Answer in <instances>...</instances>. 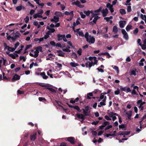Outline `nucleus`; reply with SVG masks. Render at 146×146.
<instances>
[{
    "label": "nucleus",
    "mask_w": 146,
    "mask_h": 146,
    "mask_svg": "<svg viewBox=\"0 0 146 146\" xmlns=\"http://www.w3.org/2000/svg\"><path fill=\"white\" fill-rule=\"evenodd\" d=\"M86 40L90 44H94L95 42V39L94 36H92L91 35H90L88 40Z\"/></svg>",
    "instance_id": "nucleus-1"
},
{
    "label": "nucleus",
    "mask_w": 146,
    "mask_h": 146,
    "mask_svg": "<svg viewBox=\"0 0 146 146\" xmlns=\"http://www.w3.org/2000/svg\"><path fill=\"white\" fill-rule=\"evenodd\" d=\"M89 109V107L87 106L85 107V109H83V113L85 116L89 115V113L90 112H88V111Z\"/></svg>",
    "instance_id": "nucleus-2"
},
{
    "label": "nucleus",
    "mask_w": 146,
    "mask_h": 146,
    "mask_svg": "<svg viewBox=\"0 0 146 146\" xmlns=\"http://www.w3.org/2000/svg\"><path fill=\"white\" fill-rule=\"evenodd\" d=\"M15 34H16L14 37H12V40L13 42L15 41L16 39L19 38L21 35L20 33L18 31H16Z\"/></svg>",
    "instance_id": "nucleus-3"
},
{
    "label": "nucleus",
    "mask_w": 146,
    "mask_h": 146,
    "mask_svg": "<svg viewBox=\"0 0 146 146\" xmlns=\"http://www.w3.org/2000/svg\"><path fill=\"white\" fill-rule=\"evenodd\" d=\"M94 17V18L92 21L89 22V25H93L94 24H94H96L97 20L98 19L100 18V17H99L97 15L96 16Z\"/></svg>",
    "instance_id": "nucleus-4"
},
{
    "label": "nucleus",
    "mask_w": 146,
    "mask_h": 146,
    "mask_svg": "<svg viewBox=\"0 0 146 146\" xmlns=\"http://www.w3.org/2000/svg\"><path fill=\"white\" fill-rule=\"evenodd\" d=\"M106 7L109 8L111 13H113L114 12V9L113 8V5H112L109 3H108L106 4Z\"/></svg>",
    "instance_id": "nucleus-5"
},
{
    "label": "nucleus",
    "mask_w": 146,
    "mask_h": 146,
    "mask_svg": "<svg viewBox=\"0 0 146 146\" xmlns=\"http://www.w3.org/2000/svg\"><path fill=\"white\" fill-rule=\"evenodd\" d=\"M75 139L73 137H69L67 138V140L72 144L75 143Z\"/></svg>",
    "instance_id": "nucleus-6"
},
{
    "label": "nucleus",
    "mask_w": 146,
    "mask_h": 146,
    "mask_svg": "<svg viewBox=\"0 0 146 146\" xmlns=\"http://www.w3.org/2000/svg\"><path fill=\"white\" fill-rule=\"evenodd\" d=\"M102 13V16L103 17H105L107 15V14L108 13L109 11L107 8H106L105 9H103L101 11Z\"/></svg>",
    "instance_id": "nucleus-7"
},
{
    "label": "nucleus",
    "mask_w": 146,
    "mask_h": 146,
    "mask_svg": "<svg viewBox=\"0 0 146 146\" xmlns=\"http://www.w3.org/2000/svg\"><path fill=\"white\" fill-rule=\"evenodd\" d=\"M20 78V76L18 74H15L11 79L12 82H15L16 80H19Z\"/></svg>",
    "instance_id": "nucleus-8"
},
{
    "label": "nucleus",
    "mask_w": 146,
    "mask_h": 146,
    "mask_svg": "<svg viewBox=\"0 0 146 146\" xmlns=\"http://www.w3.org/2000/svg\"><path fill=\"white\" fill-rule=\"evenodd\" d=\"M76 116L78 118L82 119L83 121L85 119V116L83 114L77 113L76 114Z\"/></svg>",
    "instance_id": "nucleus-9"
},
{
    "label": "nucleus",
    "mask_w": 146,
    "mask_h": 146,
    "mask_svg": "<svg viewBox=\"0 0 146 146\" xmlns=\"http://www.w3.org/2000/svg\"><path fill=\"white\" fill-rule=\"evenodd\" d=\"M126 22L124 21H119V26L121 28L124 27L125 25Z\"/></svg>",
    "instance_id": "nucleus-10"
},
{
    "label": "nucleus",
    "mask_w": 146,
    "mask_h": 146,
    "mask_svg": "<svg viewBox=\"0 0 146 146\" xmlns=\"http://www.w3.org/2000/svg\"><path fill=\"white\" fill-rule=\"evenodd\" d=\"M122 34L123 35V37L126 39H128V35L124 29H122L121 31Z\"/></svg>",
    "instance_id": "nucleus-11"
},
{
    "label": "nucleus",
    "mask_w": 146,
    "mask_h": 146,
    "mask_svg": "<svg viewBox=\"0 0 146 146\" xmlns=\"http://www.w3.org/2000/svg\"><path fill=\"white\" fill-rule=\"evenodd\" d=\"M51 22H54L55 23L59 21V18L55 16H54L53 19H52L50 20Z\"/></svg>",
    "instance_id": "nucleus-12"
},
{
    "label": "nucleus",
    "mask_w": 146,
    "mask_h": 146,
    "mask_svg": "<svg viewBox=\"0 0 146 146\" xmlns=\"http://www.w3.org/2000/svg\"><path fill=\"white\" fill-rule=\"evenodd\" d=\"M56 52L58 53V55L59 56L63 57L65 56L64 55L65 54L61 50H57Z\"/></svg>",
    "instance_id": "nucleus-13"
},
{
    "label": "nucleus",
    "mask_w": 146,
    "mask_h": 146,
    "mask_svg": "<svg viewBox=\"0 0 146 146\" xmlns=\"http://www.w3.org/2000/svg\"><path fill=\"white\" fill-rule=\"evenodd\" d=\"M40 75L42 77V78L44 79H46L48 78V76L46 75L44 72H41L40 74Z\"/></svg>",
    "instance_id": "nucleus-14"
},
{
    "label": "nucleus",
    "mask_w": 146,
    "mask_h": 146,
    "mask_svg": "<svg viewBox=\"0 0 146 146\" xmlns=\"http://www.w3.org/2000/svg\"><path fill=\"white\" fill-rule=\"evenodd\" d=\"M71 108H73L74 109L76 110L79 112H81L82 110H80V108L78 106H72Z\"/></svg>",
    "instance_id": "nucleus-15"
},
{
    "label": "nucleus",
    "mask_w": 146,
    "mask_h": 146,
    "mask_svg": "<svg viewBox=\"0 0 146 146\" xmlns=\"http://www.w3.org/2000/svg\"><path fill=\"white\" fill-rule=\"evenodd\" d=\"M6 54L9 55V56L12 58L13 59H15V56L14 54H10V53L9 52H6Z\"/></svg>",
    "instance_id": "nucleus-16"
},
{
    "label": "nucleus",
    "mask_w": 146,
    "mask_h": 146,
    "mask_svg": "<svg viewBox=\"0 0 146 146\" xmlns=\"http://www.w3.org/2000/svg\"><path fill=\"white\" fill-rule=\"evenodd\" d=\"M118 134L121 135H123V136L124 137L125 135H128V131H119Z\"/></svg>",
    "instance_id": "nucleus-17"
},
{
    "label": "nucleus",
    "mask_w": 146,
    "mask_h": 146,
    "mask_svg": "<svg viewBox=\"0 0 146 146\" xmlns=\"http://www.w3.org/2000/svg\"><path fill=\"white\" fill-rule=\"evenodd\" d=\"M44 90H45L46 89H47L50 91L51 92L53 93H55L56 92V90H54V89L49 87H46L44 88Z\"/></svg>",
    "instance_id": "nucleus-18"
},
{
    "label": "nucleus",
    "mask_w": 146,
    "mask_h": 146,
    "mask_svg": "<svg viewBox=\"0 0 146 146\" xmlns=\"http://www.w3.org/2000/svg\"><path fill=\"white\" fill-rule=\"evenodd\" d=\"M56 103L59 106V107H61V108H62V109L65 112H66L67 110V109H65L63 107V106H61V105H59V103H60V104H61V103L59 101H56Z\"/></svg>",
    "instance_id": "nucleus-19"
},
{
    "label": "nucleus",
    "mask_w": 146,
    "mask_h": 146,
    "mask_svg": "<svg viewBox=\"0 0 146 146\" xmlns=\"http://www.w3.org/2000/svg\"><path fill=\"white\" fill-rule=\"evenodd\" d=\"M36 133H35L31 136V139L32 141H34L36 137Z\"/></svg>",
    "instance_id": "nucleus-20"
},
{
    "label": "nucleus",
    "mask_w": 146,
    "mask_h": 146,
    "mask_svg": "<svg viewBox=\"0 0 146 146\" xmlns=\"http://www.w3.org/2000/svg\"><path fill=\"white\" fill-rule=\"evenodd\" d=\"M120 89L121 91H124L126 92H128V87L127 86L124 87H122L121 86Z\"/></svg>",
    "instance_id": "nucleus-21"
},
{
    "label": "nucleus",
    "mask_w": 146,
    "mask_h": 146,
    "mask_svg": "<svg viewBox=\"0 0 146 146\" xmlns=\"http://www.w3.org/2000/svg\"><path fill=\"white\" fill-rule=\"evenodd\" d=\"M63 35L58 34L57 35V40L58 41H60L63 38Z\"/></svg>",
    "instance_id": "nucleus-22"
},
{
    "label": "nucleus",
    "mask_w": 146,
    "mask_h": 146,
    "mask_svg": "<svg viewBox=\"0 0 146 146\" xmlns=\"http://www.w3.org/2000/svg\"><path fill=\"white\" fill-rule=\"evenodd\" d=\"M70 64L71 66L73 67H75L76 66H79V65L78 63H74L73 62H71L70 63Z\"/></svg>",
    "instance_id": "nucleus-23"
},
{
    "label": "nucleus",
    "mask_w": 146,
    "mask_h": 146,
    "mask_svg": "<svg viewBox=\"0 0 146 146\" xmlns=\"http://www.w3.org/2000/svg\"><path fill=\"white\" fill-rule=\"evenodd\" d=\"M33 17L34 19H36L37 17L42 18V16L41 15H39L38 13L35 14L33 15Z\"/></svg>",
    "instance_id": "nucleus-24"
},
{
    "label": "nucleus",
    "mask_w": 146,
    "mask_h": 146,
    "mask_svg": "<svg viewBox=\"0 0 146 146\" xmlns=\"http://www.w3.org/2000/svg\"><path fill=\"white\" fill-rule=\"evenodd\" d=\"M84 13L87 16H88L90 15V13H92V12L91 11H90L89 10H88L87 11H84Z\"/></svg>",
    "instance_id": "nucleus-25"
},
{
    "label": "nucleus",
    "mask_w": 146,
    "mask_h": 146,
    "mask_svg": "<svg viewBox=\"0 0 146 146\" xmlns=\"http://www.w3.org/2000/svg\"><path fill=\"white\" fill-rule=\"evenodd\" d=\"M118 31V30L117 27L115 26H114L113 27V32H114L115 33H117Z\"/></svg>",
    "instance_id": "nucleus-26"
},
{
    "label": "nucleus",
    "mask_w": 146,
    "mask_h": 146,
    "mask_svg": "<svg viewBox=\"0 0 146 146\" xmlns=\"http://www.w3.org/2000/svg\"><path fill=\"white\" fill-rule=\"evenodd\" d=\"M62 13L61 12H58V11H56L54 13V15H56V16H58V17H60V16H62Z\"/></svg>",
    "instance_id": "nucleus-27"
},
{
    "label": "nucleus",
    "mask_w": 146,
    "mask_h": 146,
    "mask_svg": "<svg viewBox=\"0 0 146 146\" xmlns=\"http://www.w3.org/2000/svg\"><path fill=\"white\" fill-rule=\"evenodd\" d=\"M93 96V94L92 92H90L88 93L87 94V99H90L91 98L90 96Z\"/></svg>",
    "instance_id": "nucleus-28"
},
{
    "label": "nucleus",
    "mask_w": 146,
    "mask_h": 146,
    "mask_svg": "<svg viewBox=\"0 0 146 146\" xmlns=\"http://www.w3.org/2000/svg\"><path fill=\"white\" fill-rule=\"evenodd\" d=\"M38 49V51H40L41 52H42V48L41 46H39L37 47H35L34 49Z\"/></svg>",
    "instance_id": "nucleus-29"
},
{
    "label": "nucleus",
    "mask_w": 146,
    "mask_h": 146,
    "mask_svg": "<svg viewBox=\"0 0 146 146\" xmlns=\"http://www.w3.org/2000/svg\"><path fill=\"white\" fill-rule=\"evenodd\" d=\"M102 8H103V7L102 6H100L99 7V8L98 9L94 11V13H99L101 11H102Z\"/></svg>",
    "instance_id": "nucleus-30"
},
{
    "label": "nucleus",
    "mask_w": 146,
    "mask_h": 146,
    "mask_svg": "<svg viewBox=\"0 0 146 146\" xmlns=\"http://www.w3.org/2000/svg\"><path fill=\"white\" fill-rule=\"evenodd\" d=\"M80 4V2L79 1L77 0L76 1H74L72 3V5H75L78 7L79 6V5Z\"/></svg>",
    "instance_id": "nucleus-31"
},
{
    "label": "nucleus",
    "mask_w": 146,
    "mask_h": 146,
    "mask_svg": "<svg viewBox=\"0 0 146 146\" xmlns=\"http://www.w3.org/2000/svg\"><path fill=\"white\" fill-rule=\"evenodd\" d=\"M36 51L34 52L36 58L39 55V51H38V49H35Z\"/></svg>",
    "instance_id": "nucleus-32"
},
{
    "label": "nucleus",
    "mask_w": 146,
    "mask_h": 146,
    "mask_svg": "<svg viewBox=\"0 0 146 146\" xmlns=\"http://www.w3.org/2000/svg\"><path fill=\"white\" fill-rule=\"evenodd\" d=\"M119 12L122 15H124L126 13V11L125 9H120L119 10Z\"/></svg>",
    "instance_id": "nucleus-33"
},
{
    "label": "nucleus",
    "mask_w": 146,
    "mask_h": 146,
    "mask_svg": "<svg viewBox=\"0 0 146 146\" xmlns=\"http://www.w3.org/2000/svg\"><path fill=\"white\" fill-rule=\"evenodd\" d=\"M16 49L15 48L11 47H8V50L9 51L13 52Z\"/></svg>",
    "instance_id": "nucleus-34"
},
{
    "label": "nucleus",
    "mask_w": 146,
    "mask_h": 146,
    "mask_svg": "<svg viewBox=\"0 0 146 146\" xmlns=\"http://www.w3.org/2000/svg\"><path fill=\"white\" fill-rule=\"evenodd\" d=\"M109 123H110V122L109 121H105V122H104L102 124V125L104 127H105L107 125L109 124Z\"/></svg>",
    "instance_id": "nucleus-35"
},
{
    "label": "nucleus",
    "mask_w": 146,
    "mask_h": 146,
    "mask_svg": "<svg viewBox=\"0 0 146 146\" xmlns=\"http://www.w3.org/2000/svg\"><path fill=\"white\" fill-rule=\"evenodd\" d=\"M132 114V111H128V120L131 119V117Z\"/></svg>",
    "instance_id": "nucleus-36"
},
{
    "label": "nucleus",
    "mask_w": 146,
    "mask_h": 146,
    "mask_svg": "<svg viewBox=\"0 0 146 146\" xmlns=\"http://www.w3.org/2000/svg\"><path fill=\"white\" fill-rule=\"evenodd\" d=\"M139 45L141 46L143 50H145L146 48V46L145 44H141V43L139 44Z\"/></svg>",
    "instance_id": "nucleus-37"
},
{
    "label": "nucleus",
    "mask_w": 146,
    "mask_h": 146,
    "mask_svg": "<svg viewBox=\"0 0 146 146\" xmlns=\"http://www.w3.org/2000/svg\"><path fill=\"white\" fill-rule=\"evenodd\" d=\"M16 9L17 11H20L22 9V6L21 5L17 6L16 7Z\"/></svg>",
    "instance_id": "nucleus-38"
},
{
    "label": "nucleus",
    "mask_w": 146,
    "mask_h": 146,
    "mask_svg": "<svg viewBox=\"0 0 146 146\" xmlns=\"http://www.w3.org/2000/svg\"><path fill=\"white\" fill-rule=\"evenodd\" d=\"M89 35L88 32H86L85 35L84 37L86 39V40H88V38L89 37Z\"/></svg>",
    "instance_id": "nucleus-39"
},
{
    "label": "nucleus",
    "mask_w": 146,
    "mask_h": 146,
    "mask_svg": "<svg viewBox=\"0 0 146 146\" xmlns=\"http://www.w3.org/2000/svg\"><path fill=\"white\" fill-rule=\"evenodd\" d=\"M80 14L81 16V17L82 19H84L86 17V15L84 14L82 12H80Z\"/></svg>",
    "instance_id": "nucleus-40"
},
{
    "label": "nucleus",
    "mask_w": 146,
    "mask_h": 146,
    "mask_svg": "<svg viewBox=\"0 0 146 146\" xmlns=\"http://www.w3.org/2000/svg\"><path fill=\"white\" fill-rule=\"evenodd\" d=\"M38 100L40 101H46V99L44 98L43 97H40L38 98Z\"/></svg>",
    "instance_id": "nucleus-41"
},
{
    "label": "nucleus",
    "mask_w": 146,
    "mask_h": 146,
    "mask_svg": "<svg viewBox=\"0 0 146 146\" xmlns=\"http://www.w3.org/2000/svg\"><path fill=\"white\" fill-rule=\"evenodd\" d=\"M91 11L92 12V13H90L92 14L91 16H92V17H94L96 16H97L99 14V13L94 14V12L92 10Z\"/></svg>",
    "instance_id": "nucleus-42"
},
{
    "label": "nucleus",
    "mask_w": 146,
    "mask_h": 146,
    "mask_svg": "<svg viewBox=\"0 0 146 146\" xmlns=\"http://www.w3.org/2000/svg\"><path fill=\"white\" fill-rule=\"evenodd\" d=\"M3 45L4 47V50H5L7 49L8 50V47H9L7 45V44L6 43H4L3 44Z\"/></svg>",
    "instance_id": "nucleus-43"
},
{
    "label": "nucleus",
    "mask_w": 146,
    "mask_h": 146,
    "mask_svg": "<svg viewBox=\"0 0 146 146\" xmlns=\"http://www.w3.org/2000/svg\"><path fill=\"white\" fill-rule=\"evenodd\" d=\"M82 51V49L81 48H79V50L77 51V53L79 54V55L80 56L81 55Z\"/></svg>",
    "instance_id": "nucleus-44"
},
{
    "label": "nucleus",
    "mask_w": 146,
    "mask_h": 146,
    "mask_svg": "<svg viewBox=\"0 0 146 146\" xmlns=\"http://www.w3.org/2000/svg\"><path fill=\"white\" fill-rule=\"evenodd\" d=\"M20 60H23V61L24 62H25L26 61V58H25V57L24 56H21L20 57Z\"/></svg>",
    "instance_id": "nucleus-45"
},
{
    "label": "nucleus",
    "mask_w": 146,
    "mask_h": 146,
    "mask_svg": "<svg viewBox=\"0 0 146 146\" xmlns=\"http://www.w3.org/2000/svg\"><path fill=\"white\" fill-rule=\"evenodd\" d=\"M113 69H115V70L117 71V74H118L119 72V70L118 68L116 66H114L113 68Z\"/></svg>",
    "instance_id": "nucleus-46"
},
{
    "label": "nucleus",
    "mask_w": 146,
    "mask_h": 146,
    "mask_svg": "<svg viewBox=\"0 0 146 146\" xmlns=\"http://www.w3.org/2000/svg\"><path fill=\"white\" fill-rule=\"evenodd\" d=\"M32 47L31 44H29L27 45L25 48V50H27L28 49Z\"/></svg>",
    "instance_id": "nucleus-47"
},
{
    "label": "nucleus",
    "mask_w": 146,
    "mask_h": 146,
    "mask_svg": "<svg viewBox=\"0 0 146 146\" xmlns=\"http://www.w3.org/2000/svg\"><path fill=\"white\" fill-rule=\"evenodd\" d=\"M24 20L25 21V23H27L29 21V17L28 16H27L24 19Z\"/></svg>",
    "instance_id": "nucleus-48"
},
{
    "label": "nucleus",
    "mask_w": 146,
    "mask_h": 146,
    "mask_svg": "<svg viewBox=\"0 0 146 146\" xmlns=\"http://www.w3.org/2000/svg\"><path fill=\"white\" fill-rule=\"evenodd\" d=\"M72 55L73 56H74V58L75 59H76L77 58V56L75 52H72Z\"/></svg>",
    "instance_id": "nucleus-49"
},
{
    "label": "nucleus",
    "mask_w": 146,
    "mask_h": 146,
    "mask_svg": "<svg viewBox=\"0 0 146 146\" xmlns=\"http://www.w3.org/2000/svg\"><path fill=\"white\" fill-rule=\"evenodd\" d=\"M78 35H79L82 37H83L84 36V34L82 31H79L78 32Z\"/></svg>",
    "instance_id": "nucleus-50"
},
{
    "label": "nucleus",
    "mask_w": 146,
    "mask_h": 146,
    "mask_svg": "<svg viewBox=\"0 0 146 146\" xmlns=\"http://www.w3.org/2000/svg\"><path fill=\"white\" fill-rule=\"evenodd\" d=\"M92 135H93V136H96L97 135V133L96 131H94V130L92 131Z\"/></svg>",
    "instance_id": "nucleus-51"
},
{
    "label": "nucleus",
    "mask_w": 146,
    "mask_h": 146,
    "mask_svg": "<svg viewBox=\"0 0 146 146\" xmlns=\"http://www.w3.org/2000/svg\"><path fill=\"white\" fill-rule=\"evenodd\" d=\"M119 127L120 129H124L125 127V125H123V124H122L121 125H119Z\"/></svg>",
    "instance_id": "nucleus-52"
},
{
    "label": "nucleus",
    "mask_w": 146,
    "mask_h": 146,
    "mask_svg": "<svg viewBox=\"0 0 146 146\" xmlns=\"http://www.w3.org/2000/svg\"><path fill=\"white\" fill-rule=\"evenodd\" d=\"M42 83H38V85H39V86L44 87L47 86L46 85H43L42 84Z\"/></svg>",
    "instance_id": "nucleus-53"
},
{
    "label": "nucleus",
    "mask_w": 146,
    "mask_h": 146,
    "mask_svg": "<svg viewBox=\"0 0 146 146\" xmlns=\"http://www.w3.org/2000/svg\"><path fill=\"white\" fill-rule=\"evenodd\" d=\"M138 32V29L137 28L136 29L133 31V33L134 34H136Z\"/></svg>",
    "instance_id": "nucleus-54"
},
{
    "label": "nucleus",
    "mask_w": 146,
    "mask_h": 146,
    "mask_svg": "<svg viewBox=\"0 0 146 146\" xmlns=\"http://www.w3.org/2000/svg\"><path fill=\"white\" fill-rule=\"evenodd\" d=\"M19 42H17L16 44H15L14 48L16 49L17 48L19 45Z\"/></svg>",
    "instance_id": "nucleus-55"
},
{
    "label": "nucleus",
    "mask_w": 146,
    "mask_h": 146,
    "mask_svg": "<svg viewBox=\"0 0 146 146\" xmlns=\"http://www.w3.org/2000/svg\"><path fill=\"white\" fill-rule=\"evenodd\" d=\"M17 92L19 94L21 95L23 94L24 93V92L23 91H21L19 90L17 91Z\"/></svg>",
    "instance_id": "nucleus-56"
},
{
    "label": "nucleus",
    "mask_w": 146,
    "mask_h": 146,
    "mask_svg": "<svg viewBox=\"0 0 146 146\" xmlns=\"http://www.w3.org/2000/svg\"><path fill=\"white\" fill-rule=\"evenodd\" d=\"M115 95H118L120 93V90L119 89H118L117 90H115Z\"/></svg>",
    "instance_id": "nucleus-57"
},
{
    "label": "nucleus",
    "mask_w": 146,
    "mask_h": 146,
    "mask_svg": "<svg viewBox=\"0 0 146 146\" xmlns=\"http://www.w3.org/2000/svg\"><path fill=\"white\" fill-rule=\"evenodd\" d=\"M130 74L131 75H134L135 76L136 75L135 71L134 70H133L131 71Z\"/></svg>",
    "instance_id": "nucleus-58"
},
{
    "label": "nucleus",
    "mask_w": 146,
    "mask_h": 146,
    "mask_svg": "<svg viewBox=\"0 0 146 146\" xmlns=\"http://www.w3.org/2000/svg\"><path fill=\"white\" fill-rule=\"evenodd\" d=\"M50 44L52 46H55L56 45V43L53 41H50Z\"/></svg>",
    "instance_id": "nucleus-59"
},
{
    "label": "nucleus",
    "mask_w": 146,
    "mask_h": 146,
    "mask_svg": "<svg viewBox=\"0 0 146 146\" xmlns=\"http://www.w3.org/2000/svg\"><path fill=\"white\" fill-rule=\"evenodd\" d=\"M112 126L111 125H108L106 128L105 129V130H107L112 128Z\"/></svg>",
    "instance_id": "nucleus-60"
},
{
    "label": "nucleus",
    "mask_w": 146,
    "mask_h": 146,
    "mask_svg": "<svg viewBox=\"0 0 146 146\" xmlns=\"http://www.w3.org/2000/svg\"><path fill=\"white\" fill-rule=\"evenodd\" d=\"M44 13V11L43 10L40 9L38 11V13L39 14L42 15Z\"/></svg>",
    "instance_id": "nucleus-61"
},
{
    "label": "nucleus",
    "mask_w": 146,
    "mask_h": 146,
    "mask_svg": "<svg viewBox=\"0 0 146 146\" xmlns=\"http://www.w3.org/2000/svg\"><path fill=\"white\" fill-rule=\"evenodd\" d=\"M99 122V121H94L92 123V125H96L98 124Z\"/></svg>",
    "instance_id": "nucleus-62"
},
{
    "label": "nucleus",
    "mask_w": 146,
    "mask_h": 146,
    "mask_svg": "<svg viewBox=\"0 0 146 146\" xmlns=\"http://www.w3.org/2000/svg\"><path fill=\"white\" fill-rule=\"evenodd\" d=\"M106 96H104V95L102 94H101L100 97V99H102L105 98V97Z\"/></svg>",
    "instance_id": "nucleus-63"
},
{
    "label": "nucleus",
    "mask_w": 146,
    "mask_h": 146,
    "mask_svg": "<svg viewBox=\"0 0 146 146\" xmlns=\"http://www.w3.org/2000/svg\"><path fill=\"white\" fill-rule=\"evenodd\" d=\"M60 146H68L67 144L65 142H62L60 144Z\"/></svg>",
    "instance_id": "nucleus-64"
}]
</instances>
